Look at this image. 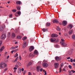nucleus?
<instances>
[{
    "label": "nucleus",
    "instance_id": "nucleus-1",
    "mask_svg": "<svg viewBox=\"0 0 75 75\" xmlns=\"http://www.w3.org/2000/svg\"><path fill=\"white\" fill-rule=\"evenodd\" d=\"M6 67V64L4 62H1L0 64V67L1 69H4Z\"/></svg>",
    "mask_w": 75,
    "mask_h": 75
},
{
    "label": "nucleus",
    "instance_id": "nucleus-2",
    "mask_svg": "<svg viewBox=\"0 0 75 75\" xmlns=\"http://www.w3.org/2000/svg\"><path fill=\"white\" fill-rule=\"evenodd\" d=\"M6 37V35L5 34H2L1 36V40H4Z\"/></svg>",
    "mask_w": 75,
    "mask_h": 75
},
{
    "label": "nucleus",
    "instance_id": "nucleus-3",
    "mask_svg": "<svg viewBox=\"0 0 75 75\" xmlns=\"http://www.w3.org/2000/svg\"><path fill=\"white\" fill-rule=\"evenodd\" d=\"M42 65L43 67H44V68H46L47 67H48V64L46 63H43Z\"/></svg>",
    "mask_w": 75,
    "mask_h": 75
},
{
    "label": "nucleus",
    "instance_id": "nucleus-4",
    "mask_svg": "<svg viewBox=\"0 0 75 75\" xmlns=\"http://www.w3.org/2000/svg\"><path fill=\"white\" fill-rule=\"evenodd\" d=\"M55 59L56 61H59L61 59V57L58 56H56L55 57Z\"/></svg>",
    "mask_w": 75,
    "mask_h": 75
},
{
    "label": "nucleus",
    "instance_id": "nucleus-5",
    "mask_svg": "<svg viewBox=\"0 0 75 75\" xmlns=\"http://www.w3.org/2000/svg\"><path fill=\"white\" fill-rule=\"evenodd\" d=\"M34 49V47L33 46H32L30 47L29 49V51H30V52H31V51H32Z\"/></svg>",
    "mask_w": 75,
    "mask_h": 75
},
{
    "label": "nucleus",
    "instance_id": "nucleus-6",
    "mask_svg": "<svg viewBox=\"0 0 75 75\" xmlns=\"http://www.w3.org/2000/svg\"><path fill=\"white\" fill-rule=\"evenodd\" d=\"M54 67L55 68H58V67H59V63H55L54 64Z\"/></svg>",
    "mask_w": 75,
    "mask_h": 75
},
{
    "label": "nucleus",
    "instance_id": "nucleus-7",
    "mask_svg": "<svg viewBox=\"0 0 75 75\" xmlns=\"http://www.w3.org/2000/svg\"><path fill=\"white\" fill-rule=\"evenodd\" d=\"M60 65H61V67L59 68V72L60 73L62 71H61V69L62 68V66L64 65V63H62Z\"/></svg>",
    "mask_w": 75,
    "mask_h": 75
},
{
    "label": "nucleus",
    "instance_id": "nucleus-8",
    "mask_svg": "<svg viewBox=\"0 0 75 75\" xmlns=\"http://www.w3.org/2000/svg\"><path fill=\"white\" fill-rule=\"evenodd\" d=\"M73 27V25L71 24H70L68 26L67 28H69V29H71L72 27Z\"/></svg>",
    "mask_w": 75,
    "mask_h": 75
},
{
    "label": "nucleus",
    "instance_id": "nucleus-9",
    "mask_svg": "<svg viewBox=\"0 0 75 75\" xmlns=\"http://www.w3.org/2000/svg\"><path fill=\"white\" fill-rule=\"evenodd\" d=\"M62 24L63 25H64V26H65L66 25H67V21H63Z\"/></svg>",
    "mask_w": 75,
    "mask_h": 75
},
{
    "label": "nucleus",
    "instance_id": "nucleus-10",
    "mask_svg": "<svg viewBox=\"0 0 75 75\" xmlns=\"http://www.w3.org/2000/svg\"><path fill=\"white\" fill-rule=\"evenodd\" d=\"M27 42H24V43L23 45V48H25V47L27 46Z\"/></svg>",
    "mask_w": 75,
    "mask_h": 75
},
{
    "label": "nucleus",
    "instance_id": "nucleus-11",
    "mask_svg": "<svg viewBox=\"0 0 75 75\" xmlns=\"http://www.w3.org/2000/svg\"><path fill=\"white\" fill-rule=\"evenodd\" d=\"M61 44L62 45H63V46H67V43L63 42H61Z\"/></svg>",
    "mask_w": 75,
    "mask_h": 75
},
{
    "label": "nucleus",
    "instance_id": "nucleus-12",
    "mask_svg": "<svg viewBox=\"0 0 75 75\" xmlns=\"http://www.w3.org/2000/svg\"><path fill=\"white\" fill-rule=\"evenodd\" d=\"M58 37V35L55 34H52L51 35V37L53 38L54 37Z\"/></svg>",
    "mask_w": 75,
    "mask_h": 75
},
{
    "label": "nucleus",
    "instance_id": "nucleus-13",
    "mask_svg": "<svg viewBox=\"0 0 75 75\" xmlns=\"http://www.w3.org/2000/svg\"><path fill=\"white\" fill-rule=\"evenodd\" d=\"M5 48L4 47V46H3L1 47V48L0 49V52H1L3 50H4Z\"/></svg>",
    "mask_w": 75,
    "mask_h": 75
},
{
    "label": "nucleus",
    "instance_id": "nucleus-14",
    "mask_svg": "<svg viewBox=\"0 0 75 75\" xmlns=\"http://www.w3.org/2000/svg\"><path fill=\"white\" fill-rule=\"evenodd\" d=\"M0 30L1 31H3L4 30V27L2 26H0Z\"/></svg>",
    "mask_w": 75,
    "mask_h": 75
},
{
    "label": "nucleus",
    "instance_id": "nucleus-15",
    "mask_svg": "<svg viewBox=\"0 0 75 75\" xmlns=\"http://www.w3.org/2000/svg\"><path fill=\"white\" fill-rule=\"evenodd\" d=\"M33 54H34L35 55H35H38V51H37V50H35L34 51V53Z\"/></svg>",
    "mask_w": 75,
    "mask_h": 75
},
{
    "label": "nucleus",
    "instance_id": "nucleus-16",
    "mask_svg": "<svg viewBox=\"0 0 75 75\" xmlns=\"http://www.w3.org/2000/svg\"><path fill=\"white\" fill-rule=\"evenodd\" d=\"M56 40V39L55 38H51L50 41L52 42H54Z\"/></svg>",
    "mask_w": 75,
    "mask_h": 75
},
{
    "label": "nucleus",
    "instance_id": "nucleus-17",
    "mask_svg": "<svg viewBox=\"0 0 75 75\" xmlns=\"http://www.w3.org/2000/svg\"><path fill=\"white\" fill-rule=\"evenodd\" d=\"M41 68V67L40 66H38L37 67V72L40 71V69Z\"/></svg>",
    "mask_w": 75,
    "mask_h": 75
},
{
    "label": "nucleus",
    "instance_id": "nucleus-18",
    "mask_svg": "<svg viewBox=\"0 0 75 75\" xmlns=\"http://www.w3.org/2000/svg\"><path fill=\"white\" fill-rule=\"evenodd\" d=\"M53 22L54 23H58V21L57 19H55L53 21Z\"/></svg>",
    "mask_w": 75,
    "mask_h": 75
},
{
    "label": "nucleus",
    "instance_id": "nucleus-19",
    "mask_svg": "<svg viewBox=\"0 0 75 75\" xmlns=\"http://www.w3.org/2000/svg\"><path fill=\"white\" fill-rule=\"evenodd\" d=\"M33 62H29L28 64V67H29V66L31 65H32L33 64Z\"/></svg>",
    "mask_w": 75,
    "mask_h": 75
},
{
    "label": "nucleus",
    "instance_id": "nucleus-20",
    "mask_svg": "<svg viewBox=\"0 0 75 75\" xmlns=\"http://www.w3.org/2000/svg\"><path fill=\"white\" fill-rule=\"evenodd\" d=\"M16 3L17 4H22L21 2L20 1H17L16 2Z\"/></svg>",
    "mask_w": 75,
    "mask_h": 75
},
{
    "label": "nucleus",
    "instance_id": "nucleus-21",
    "mask_svg": "<svg viewBox=\"0 0 75 75\" xmlns=\"http://www.w3.org/2000/svg\"><path fill=\"white\" fill-rule=\"evenodd\" d=\"M35 55V54L34 53L33 54L32 53H30L29 54V57H34V56Z\"/></svg>",
    "mask_w": 75,
    "mask_h": 75
},
{
    "label": "nucleus",
    "instance_id": "nucleus-22",
    "mask_svg": "<svg viewBox=\"0 0 75 75\" xmlns=\"http://www.w3.org/2000/svg\"><path fill=\"white\" fill-rule=\"evenodd\" d=\"M73 33V30H70L69 32V35H71V34H72Z\"/></svg>",
    "mask_w": 75,
    "mask_h": 75
},
{
    "label": "nucleus",
    "instance_id": "nucleus-23",
    "mask_svg": "<svg viewBox=\"0 0 75 75\" xmlns=\"http://www.w3.org/2000/svg\"><path fill=\"white\" fill-rule=\"evenodd\" d=\"M12 38H15L16 37V35H15V33H13L12 34Z\"/></svg>",
    "mask_w": 75,
    "mask_h": 75
},
{
    "label": "nucleus",
    "instance_id": "nucleus-24",
    "mask_svg": "<svg viewBox=\"0 0 75 75\" xmlns=\"http://www.w3.org/2000/svg\"><path fill=\"white\" fill-rule=\"evenodd\" d=\"M56 29L57 31H61V29H60L59 27L58 26L57 27Z\"/></svg>",
    "mask_w": 75,
    "mask_h": 75
},
{
    "label": "nucleus",
    "instance_id": "nucleus-25",
    "mask_svg": "<svg viewBox=\"0 0 75 75\" xmlns=\"http://www.w3.org/2000/svg\"><path fill=\"white\" fill-rule=\"evenodd\" d=\"M69 72V75H72V73H71V71H68Z\"/></svg>",
    "mask_w": 75,
    "mask_h": 75
},
{
    "label": "nucleus",
    "instance_id": "nucleus-26",
    "mask_svg": "<svg viewBox=\"0 0 75 75\" xmlns=\"http://www.w3.org/2000/svg\"><path fill=\"white\" fill-rule=\"evenodd\" d=\"M50 25H51V23H48L47 22L46 24V26H50Z\"/></svg>",
    "mask_w": 75,
    "mask_h": 75
},
{
    "label": "nucleus",
    "instance_id": "nucleus-27",
    "mask_svg": "<svg viewBox=\"0 0 75 75\" xmlns=\"http://www.w3.org/2000/svg\"><path fill=\"white\" fill-rule=\"evenodd\" d=\"M16 64H17L19 66H21V63H20V62H17L16 63Z\"/></svg>",
    "mask_w": 75,
    "mask_h": 75
},
{
    "label": "nucleus",
    "instance_id": "nucleus-28",
    "mask_svg": "<svg viewBox=\"0 0 75 75\" xmlns=\"http://www.w3.org/2000/svg\"><path fill=\"white\" fill-rule=\"evenodd\" d=\"M22 38V37L20 36H18L17 37V38L18 39H21V38Z\"/></svg>",
    "mask_w": 75,
    "mask_h": 75
},
{
    "label": "nucleus",
    "instance_id": "nucleus-29",
    "mask_svg": "<svg viewBox=\"0 0 75 75\" xmlns=\"http://www.w3.org/2000/svg\"><path fill=\"white\" fill-rule=\"evenodd\" d=\"M54 46L56 48H59V46L57 44L55 45Z\"/></svg>",
    "mask_w": 75,
    "mask_h": 75
},
{
    "label": "nucleus",
    "instance_id": "nucleus-30",
    "mask_svg": "<svg viewBox=\"0 0 75 75\" xmlns=\"http://www.w3.org/2000/svg\"><path fill=\"white\" fill-rule=\"evenodd\" d=\"M27 37H24L23 38V40H25L26 39H27Z\"/></svg>",
    "mask_w": 75,
    "mask_h": 75
},
{
    "label": "nucleus",
    "instance_id": "nucleus-31",
    "mask_svg": "<svg viewBox=\"0 0 75 75\" xmlns=\"http://www.w3.org/2000/svg\"><path fill=\"white\" fill-rule=\"evenodd\" d=\"M16 13H17L18 14V15H19V16H20V14H21V12H20V11H19Z\"/></svg>",
    "mask_w": 75,
    "mask_h": 75
},
{
    "label": "nucleus",
    "instance_id": "nucleus-32",
    "mask_svg": "<svg viewBox=\"0 0 75 75\" xmlns=\"http://www.w3.org/2000/svg\"><path fill=\"white\" fill-rule=\"evenodd\" d=\"M71 72L72 73H73V74H74V73H75V71L74 70H71Z\"/></svg>",
    "mask_w": 75,
    "mask_h": 75
},
{
    "label": "nucleus",
    "instance_id": "nucleus-33",
    "mask_svg": "<svg viewBox=\"0 0 75 75\" xmlns=\"http://www.w3.org/2000/svg\"><path fill=\"white\" fill-rule=\"evenodd\" d=\"M72 38L74 40H75V35H73L72 36Z\"/></svg>",
    "mask_w": 75,
    "mask_h": 75
},
{
    "label": "nucleus",
    "instance_id": "nucleus-34",
    "mask_svg": "<svg viewBox=\"0 0 75 75\" xmlns=\"http://www.w3.org/2000/svg\"><path fill=\"white\" fill-rule=\"evenodd\" d=\"M15 49H16V47H11V50H15Z\"/></svg>",
    "mask_w": 75,
    "mask_h": 75
},
{
    "label": "nucleus",
    "instance_id": "nucleus-35",
    "mask_svg": "<svg viewBox=\"0 0 75 75\" xmlns=\"http://www.w3.org/2000/svg\"><path fill=\"white\" fill-rule=\"evenodd\" d=\"M10 36H11V34H10V33H9L7 35V37H10Z\"/></svg>",
    "mask_w": 75,
    "mask_h": 75
},
{
    "label": "nucleus",
    "instance_id": "nucleus-36",
    "mask_svg": "<svg viewBox=\"0 0 75 75\" xmlns=\"http://www.w3.org/2000/svg\"><path fill=\"white\" fill-rule=\"evenodd\" d=\"M17 10H20V6H18L17 7Z\"/></svg>",
    "mask_w": 75,
    "mask_h": 75
},
{
    "label": "nucleus",
    "instance_id": "nucleus-37",
    "mask_svg": "<svg viewBox=\"0 0 75 75\" xmlns=\"http://www.w3.org/2000/svg\"><path fill=\"white\" fill-rule=\"evenodd\" d=\"M18 59V57L16 58V59L15 60H14V62H17V61Z\"/></svg>",
    "mask_w": 75,
    "mask_h": 75
},
{
    "label": "nucleus",
    "instance_id": "nucleus-38",
    "mask_svg": "<svg viewBox=\"0 0 75 75\" xmlns=\"http://www.w3.org/2000/svg\"><path fill=\"white\" fill-rule=\"evenodd\" d=\"M68 67L69 68H70V69H72V66H71V65H69Z\"/></svg>",
    "mask_w": 75,
    "mask_h": 75
},
{
    "label": "nucleus",
    "instance_id": "nucleus-39",
    "mask_svg": "<svg viewBox=\"0 0 75 75\" xmlns=\"http://www.w3.org/2000/svg\"><path fill=\"white\" fill-rule=\"evenodd\" d=\"M16 11H17L16 9H13L12 10V11H13V12H14V13H15V12H16Z\"/></svg>",
    "mask_w": 75,
    "mask_h": 75
},
{
    "label": "nucleus",
    "instance_id": "nucleus-40",
    "mask_svg": "<svg viewBox=\"0 0 75 75\" xmlns=\"http://www.w3.org/2000/svg\"><path fill=\"white\" fill-rule=\"evenodd\" d=\"M55 41V42H58L59 41V40L58 39H57Z\"/></svg>",
    "mask_w": 75,
    "mask_h": 75
},
{
    "label": "nucleus",
    "instance_id": "nucleus-41",
    "mask_svg": "<svg viewBox=\"0 0 75 75\" xmlns=\"http://www.w3.org/2000/svg\"><path fill=\"white\" fill-rule=\"evenodd\" d=\"M42 31H43V32H45L46 31V29L45 28H43L42 29Z\"/></svg>",
    "mask_w": 75,
    "mask_h": 75
},
{
    "label": "nucleus",
    "instance_id": "nucleus-42",
    "mask_svg": "<svg viewBox=\"0 0 75 75\" xmlns=\"http://www.w3.org/2000/svg\"><path fill=\"white\" fill-rule=\"evenodd\" d=\"M2 43H3L2 41H0V46H1V45L2 44Z\"/></svg>",
    "mask_w": 75,
    "mask_h": 75
},
{
    "label": "nucleus",
    "instance_id": "nucleus-43",
    "mask_svg": "<svg viewBox=\"0 0 75 75\" xmlns=\"http://www.w3.org/2000/svg\"><path fill=\"white\" fill-rule=\"evenodd\" d=\"M15 16H16V17H18V15L17 13L16 12L15 13Z\"/></svg>",
    "mask_w": 75,
    "mask_h": 75
},
{
    "label": "nucleus",
    "instance_id": "nucleus-44",
    "mask_svg": "<svg viewBox=\"0 0 75 75\" xmlns=\"http://www.w3.org/2000/svg\"><path fill=\"white\" fill-rule=\"evenodd\" d=\"M18 54L16 53V54L15 55L14 57H17V56H18Z\"/></svg>",
    "mask_w": 75,
    "mask_h": 75
},
{
    "label": "nucleus",
    "instance_id": "nucleus-45",
    "mask_svg": "<svg viewBox=\"0 0 75 75\" xmlns=\"http://www.w3.org/2000/svg\"><path fill=\"white\" fill-rule=\"evenodd\" d=\"M9 17H10L11 18H12V17H13V15L12 14L10 15L9 16Z\"/></svg>",
    "mask_w": 75,
    "mask_h": 75
},
{
    "label": "nucleus",
    "instance_id": "nucleus-46",
    "mask_svg": "<svg viewBox=\"0 0 75 75\" xmlns=\"http://www.w3.org/2000/svg\"><path fill=\"white\" fill-rule=\"evenodd\" d=\"M61 41H63V42H64V41H65V40H64L63 39H61Z\"/></svg>",
    "mask_w": 75,
    "mask_h": 75
},
{
    "label": "nucleus",
    "instance_id": "nucleus-47",
    "mask_svg": "<svg viewBox=\"0 0 75 75\" xmlns=\"http://www.w3.org/2000/svg\"><path fill=\"white\" fill-rule=\"evenodd\" d=\"M63 71H66V70L65 69V68H64L63 69Z\"/></svg>",
    "mask_w": 75,
    "mask_h": 75
},
{
    "label": "nucleus",
    "instance_id": "nucleus-48",
    "mask_svg": "<svg viewBox=\"0 0 75 75\" xmlns=\"http://www.w3.org/2000/svg\"><path fill=\"white\" fill-rule=\"evenodd\" d=\"M7 69H8V68H6L4 69V71H7Z\"/></svg>",
    "mask_w": 75,
    "mask_h": 75
},
{
    "label": "nucleus",
    "instance_id": "nucleus-49",
    "mask_svg": "<svg viewBox=\"0 0 75 75\" xmlns=\"http://www.w3.org/2000/svg\"><path fill=\"white\" fill-rule=\"evenodd\" d=\"M14 29H13V28H12L11 29V31H14Z\"/></svg>",
    "mask_w": 75,
    "mask_h": 75
},
{
    "label": "nucleus",
    "instance_id": "nucleus-50",
    "mask_svg": "<svg viewBox=\"0 0 75 75\" xmlns=\"http://www.w3.org/2000/svg\"><path fill=\"white\" fill-rule=\"evenodd\" d=\"M18 72L19 73H21V69Z\"/></svg>",
    "mask_w": 75,
    "mask_h": 75
},
{
    "label": "nucleus",
    "instance_id": "nucleus-51",
    "mask_svg": "<svg viewBox=\"0 0 75 75\" xmlns=\"http://www.w3.org/2000/svg\"><path fill=\"white\" fill-rule=\"evenodd\" d=\"M70 61L71 62H73V59H71Z\"/></svg>",
    "mask_w": 75,
    "mask_h": 75
},
{
    "label": "nucleus",
    "instance_id": "nucleus-52",
    "mask_svg": "<svg viewBox=\"0 0 75 75\" xmlns=\"http://www.w3.org/2000/svg\"><path fill=\"white\" fill-rule=\"evenodd\" d=\"M14 69L15 70H17V68H16V67H15L14 68Z\"/></svg>",
    "mask_w": 75,
    "mask_h": 75
},
{
    "label": "nucleus",
    "instance_id": "nucleus-53",
    "mask_svg": "<svg viewBox=\"0 0 75 75\" xmlns=\"http://www.w3.org/2000/svg\"><path fill=\"white\" fill-rule=\"evenodd\" d=\"M43 70V69L42 68H41L40 69V71H41V72L42 71V70Z\"/></svg>",
    "mask_w": 75,
    "mask_h": 75
},
{
    "label": "nucleus",
    "instance_id": "nucleus-54",
    "mask_svg": "<svg viewBox=\"0 0 75 75\" xmlns=\"http://www.w3.org/2000/svg\"><path fill=\"white\" fill-rule=\"evenodd\" d=\"M28 75H32L31 74V72H29L28 73Z\"/></svg>",
    "mask_w": 75,
    "mask_h": 75
},
{
    "label": "nucleus",
    "instance_id": "nucleus-55",
    "mask_svg": "<svg viewBox=\"0 0 75 75\" xmlns=\"http://www.w3.org/2000/svg\"><path fill=\"white\" fill-rule=\"evenodd\" d=\"M19 59L20 60H21V56H19Z\"/></svg>",
    "mask_w": 75,
    "mask_h": 75
},
{
    "label": "nucleus",
    "instance_id": "nucleus-56",
    "mask_svg": "<svg viewBox=\"0 0 75 75\" xmlns=\"http://www.w3.org/2000/svg\"><path fill=\"white\" fill-rule=\"evenodd\" d=\"M26 72V71H24L23 72V74L25 75V73Z\"/></svg>",
    "mask_w": 75,
    "mask_h": 75
},
{
    "label": "nucleus",
    "instance_id": "nucleus-57",
    "mask_svg": "<svg viewBox=\"0 0 75 75\" xmlns=\"http://www.w3.org/2000/svg\"><path fill=\"white\" fill-rule=\"evenodd\" d=\"M70 58H71L70 57H67V59H70Z\"/></svg>",
    "mask_w": 75,
    "mask_h": 75
},
{
    "label": "nucleus",
    "instance_id": "nucleus-58",
    "mask_svg": "<svg viewBox=\"0 0 75 75\" xmlns=\"http://www.w3.org/2000/svg\"><path fill=\"white\" fill-rule=\"evenodd\" d=\"M24 68H22L21 69V70L22 71H24Z\"/></svg>",
    "mask_w": 75,
    "mask_h": 75
},
{
    "label": "nucleus",
    "instance_id": "nucleus-59",
    "mask_svg": "<svg viewBox=\"0 0 75 75\" xmlns=\"http://www.w3.org/2000/svg\"><path fill=\"white\" fill-rule=\"evenodd\" d=\"M16 67V68H18V65H16L15 66Z\"/></svg>",
    "mask_w": 75,
    "mask_h": 75
},
{
    "label": "nucleus",
    "instance_id": "nucleus-60",
    "mask_svg": "<svg viewBox=\"0 0 75 75\" xmlns=\"http://www.w3.org/2000/svg\"><path fill=\"white\" fill-rule=\"evenodd\" d=\"M9 57H10V56H7V59H8V58H9Z\"/></svg>",
    "mask_w": 75,
    "mask_h": 75
},
{
    "label": "nucleus",
    "instance_id": "nucleus-61",
    "mask_svg": "<svg viewBox=\"0 0 75 75\" xmlns=\"http://www.w3.org/2000/svg\"><path fill=\"white\" fill-rule=\"evenodd\" d=\"M47 74V71H45V75Z\"/></svg>",
    "mask_w": 75,
    "mask_h": 75
},
{
    "label": "nucleus",
    "instance_id": "nucleus-62",
    "mask_svg": "<svg viewBox=\"0 0 75 75\" xmlns=\"http://www.w3.org/2000/svg\"><path fill=\"white\" fill-rule=\"evenodd\" d=\"M73 65H74V67L75 68V63H74L73 64Z\"/></svg>",
    "mask_w": 75,
    "mask_h": 75
},
{
    "label": "nucleus",
    "instance_id": "nucleus-63",
    "mask_svg": "<svg viewBox=\"0 0 75 75\" xmlns=\"http://www.w3.org/2000/svg\"><path fill=\"white\" fill-rule=\"evenodd\" d=\"M14 50H12L11 51V53H12V54H13V52H14Z\"/></svg>",
    "mask_w": 75,
    "mask_h": 75
},
{
    "label": "nucleus",
    "instance_id": "nucleus-64",
    "mask_svg": "<svg viewBox=\"0 0 75 75\" xmlns=\"http://www.w3.org/2000/svg\"><path fill=\"white\" fill-rule=\"evenodd\" d=\"M10 3V1H8V4H9V3Z\"/></svg>",
    "mask_w": 75,
    "mask_h": 75
}]
</instances>
